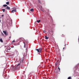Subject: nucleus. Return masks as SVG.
<instances>
[{
    "label": "nucleus",
    "mask_w": 79,
    "mask_h": 79,
    "mask_svg": "<svg viewBox=\"0 0 79 79\" xmlns=\"http://www.w3.org/2000/svg\"><path fill=\"white\" fill-rule=\"evenodd\" d=\"M24 59H23V58H21L20 60V63L18 64L17 66L15 67V69H17V68H18V67L19 66L20 64H23V63H24L23 61Z\"/></svg>",
    "instance_id": "obj_1"
},
{
    "label": "nucleus",
    "mask_w": 79,
    "mask_h": 79,
    "mask_svg": "<svg viewBox=\"0 0 79 79\" xmlns=\"http://www.w3.org/2000/svg\"><path fill=\"white\" fill-rule=\"evenodd\" d=\"M36 51H37L38 53H41L42 50V48H40L39 49H36L35 50Z\"/></svg>",
    "instance_id": "obj_2"
},
{
    "label": "nucleus",
    "mask_w": 79,
    "mask_h": 79,
    "mask_svg": "<svg viewBox=\"0 0 79 79\" xmlns=\"http://www.w3.org/2000/svg\"><path fill=\"white\" fill-rule=\"evenodd\" d=\"M60 65V63L58 62V61H57L55 64V65L58 66Z\"/></svg>",
    "instance_id": "obj_3"
},
{
    "label": "nucleus",
    "mask_w": 79,
    "mask_h": 79,
    "mask_svg": "<svg viewBox=\"0 0 79 79\" xmlns=\"http://www.w3.org/2000/svg\"><path fill=\"white\" fill-rule=\"evenodd\" d=\"M11 13H13L14 12H16V9H14L10 11Z\"/></svg>",
    "instance_id": "obj_4"
},
{
    "label": "nucleus",
    "mask_w": 79,
    "mask_h": 79,
    "mask_svg": "<svg viewBox=\"0 0 79 79\" xmlns=\"http://www.w3.org/2000/svg\"><path fill=\"white\" fill-rule=\"evenodd\" d=\"M3 32L6 35H8V33L6 31H3Z\"/></svg>",
    "instance_id": "obj_5"
},
{
    "label": "nucleus",
    "mask_w": 79,
    "mask_h": 79,
    "mask_svg": "<svg viewBox=\"0 0 79 79\" xmlns=\"http://www.w3.org/2000/svg\"><path fill=\"white\" fill-rule=\"evenodd\" d=\"M19 40H20L21 42H22V41H23V38H19Z\"/></svg>",
    "instance_id": "obj_6"
},
{
    "label": "nucleus",
    "mask_w": 79,
    "mask_h": 79,
    "mask_svg": "<svg viewBox=\"0 0 79 79\" xmlns=\"http://www.w3.org/2000/svg\"><path fill=\"white\" fill-rule=\"evenodd\" d=\"M6 9H7V10H10V7H9L8 6H7V7L6 8Z\"/></svg>",
    "instance_id": "obj_7"
},
{
    "label": "nucleus",
    "mask_w": 79,
    "mask_h": 79,
    "mask_svg": "<svg viewBox=\"0 0 79 79\" xmlns=\"http://www.w3.org/2000/svg\"><path fill=\"white\" fill-rule=\"evenodd\" d=\"M51 35H53V31H51Z\"/></svg>",
    "instance_id": "obj_8"
},
{
    "label": "nucleus",
    "mask_w": 79,
    "mask_h": 79,
    "mask_svg": "<svg viewBox=\"0 0 79 79\" xmlns=\"http://www.w3.org/2000/svg\"><path fill=\"white\" fill-rule=\"evenodd\" d=\"M0 42H2V43H3V40H2V39L1 38L0 39Z\"/></svg>",
    "instance_id": "obj_9"
},
{
    "label": "nucleus",
    "mask_w": 79,
    "mask_h": 79,
    "mask_svg": "<svg viewBox=\"0 0 79 79\" xmlns=\"http://www.w3.org/2000/svg\"><path fill=\"white\" fill-rule=\"evenodd\" d=\"M45 39H46V40H47V39H48V37H47V36H45Z\"/></svg>",
    "instance_id": "obj_10"
},
{
    "label": "nucleus",
    "mask_w": 79,
    "mask_h": 79,
    "mask_svg": "<svg viewBox=\"0 0 79 79\" xmlns=\"http://www.w3.org/2000/svg\"><path fill=\"white\" fill-rule=\"evenodd\" d=\"M38 1L39 3H40V4H42V3L41 2H40V0H38Z\"/></svg>",
    "instance_id": "obj_11"
},
{
    "label": "nucleus",
    "mask_w": 79,
    "mask_h": 79,
    "mask_svg": "<svg viewBox=\"0 0 79 79\" xmlns=\"http://www.w3.org/2000/svg\"><path fill=\"white\" fill-rule=\"evenodd\" d=\"M62 37H65V35H64V34H62L61 35Z\"/></svg>",
    "instance_id": "obj_12"
},
{
    "label": "nucleus",
    "mask_w": 79,
    "mask_h": 79,
    "mask_svg": "<svg viewBox=\"0 0 79 79\" xmlns=\"http://www.w3.org/2000/svg\"><path fill=\"white\" fill-rule=\"evenodd\" d=\"M30 11H34V9H31V10H30Z\"/></svg>",
    "instance_id": "obj_13"
},
{
    "label": "nucleus",
    "mask_w": 79,
    "mask_h": 79,
    "mask_svg": "<svg viewBox=\"0 0 79 79\" xmlns=\"http://www.w3.org/2000/svg\"><path fill=\"white\" fill-rule=\"evenodd\" d=\"M3 6H4V7H6V6H7V5H3Z\"/></svg>",
    "instance_id": "obj_14"
},
{
    "label": "nucleus",
    "mask_w": 79,
    "mask_h": 79,
    "mask_svg": "<svg viewBox=\"0 0 79 79\" xmlns=\"http://www.w3.org/2000/svg\"><path fill=\"white\" fill-rule=\"evenodd\" d=\"M37 22L38 23H39L40 22V20H37Z\"/></svg>",
    "instance_id": "obj_15"
},
{
    "label": "nucleus",
    "mask_w": 79,
    "mask_h": 79,
    "mask_svg": "<svg viewBox=\"0 0 79 79\" xmlns=\"http://www.w3.org/2000/svg\"><path fill=\"white\" fill-rule=\"evenodd\" d=\"M9 2H6V4L7 5H9Z\"/></svg>",
    "instance_id": "obj_16"
},
{
    "label": "nucleus",
    "mask_w": 79,
    "mask_h": 79,
    "mask_svg": "<svg viewBox=\"0 0 79 79\" xmlns=\"http://www.w3.org/2000/svg\"><path fill=\"white\" fill-rule=\"evenodd\" d=\"M2 10L3 12H5V9H2Z\"/></svg>",
    "instance_id": "obj_17"
},
{
    "label": "nucleus",
    "mask_w": 79,
    "mask_h": 79,
    "mask_svg": "<svg viewBox=\"0 0 79 79\" xmlns=\"http://www.w3.org/2000/svg\"><path fill=\"white\" fill-rule=\"evenodd\" d=\"M72 78L71 77H68V79H71Z\"/></svg>",
    "instance_id": "obj_18"
},
{
    "label": "nucleus",
    "mask_w": 79,
    "mask_h": 79,
    "mask_svg": "<svg viewBox=\"0 0 79 79\" xmlns=\"http://www.w3.org/2000/svg\"><path fill=\"white\" fill-rule=\"evenodd\" d=\"M58 69H59V71H60V67H58Z\"/></svg>",
    "instance_id": "obj_19"
},
{
    "label": "nucleus",
    "mask_w": 79,
    "mask_h": 79,
    "mask_svg": "<svg viewBox=\"0 0 79 79\" xmlns=\"http://www.w3.org/2000/svg\"><path fill=\"white\" fill-rule=\"evenodd\" d=\"M15 40H13L12 42V43H15Z\"/></svg>",
    "instance_id": "obj_20"
},
{
    "label": "nucleus",
    "mask_w": 79,
    "mask_h": 79,
    "mask_svg": "<svg viewBox=\"0 0 79 79\" xmlns=\"http://www.w3.org/2000/svg\"><path fill=\"white\" fill-rule=\"evenodd\" d=\"M23 43V44H24V47H25V45H26L25 44V43Z\"/></svg>",
    "instance_id": "obj_21"
},
{
    "label": "nucleus",
    "mask_w": 79,
    "mask_h": 79,
    "mask_svg": "<svg viewBox=\"0 0 79 79\" xmlns=\"http://www.w3.org/2000/svg\"><path fill=\"white\" fill-rule=\"evenodd\" d=\"M43 32H44V33H45V31H44Z\"/></svg>",
    "instance_id": "obj_22"
},
{
    "label": "nucleus",
    "mask_w": 79,
    "mask_h": 79,
    "mask_svg": "<svg viewBox=\"0 0 79 79\" xmlns=\"http://www.w3.org/2000/svg\"><path fill=\"white\" fill-rule=\"evenodd\" d=\"M4 16V15H2V17H3V16Z\"/></svg>",
    "instance_id": "obj_23"
},
{
    "label": "nucleus",
    "mask_w": 79,
    "mask_h": 79,
    "mask_svg": "<svg viewBox=\"0 0 79 79\" xmlns=\"http://www.w3.org/2000/svg\"><path fill=\"white\" fill-rule=\"evenodd\" d=\"M63 49L64 50V48H63Z\"/></svg>",
    "instance_id": "obj_24"
},
{
    "label": "nucleus",
    "mask_w": 79,
    "mask_h": 79,
    "mask_svg": "<svg viewBox=\"0 0 79 79\" xmlns=\"http://www.w3.org/2000/svg\"><path fill=\"white\" fill-rule=\"evenodd\" d=\"M11 38V36H10V37H9V38Z\"/></svg>",
    "instance_id": "obj_25"
},
{
    "label": "nucleus",
    "mask_w": 79,
    "mask_h": 79,
    "mask_svg": "<svg viewBox=\"0 0 79 79\" xmlns=\"http://www.w3.org/2000/svg\"><path fill=\"white\" fill-rule=\"evenodd\" d=\"M1 22V20H0V23Z\"/></svg>",
    "instance_id": "obj_26"
},
{
    "label": "nucleus",
    "mask_w": 79,
    "mask_h": 79,
    "mask_svg": "<svg viewBox=\"0 0 79 79\" xmlns=\"http://www.w3.org/2000/svg\"><path fill=\"white\" fill-rule=\"evenodd\" d=\"M65 45H66V44H65V45H64V46H65Z\"/></svg>",
    "instance_id": "obj_27"
},
{
    "label": "nucleus",
    "mask_w": 79,
    "mask_h": 79,
    "mask_svg": "<svg viewBox=\"0 0 79 79\" xmlns=\"http://www.w3.org/2000/svg\"><path fill=\"white\" fill-rule=\"evenodd\" d=\"M12 9H14V8H12Z\"/></svg>",
    "instance_id": "obj_28"
},
{
    "label": "nucleus",
    "mask_w": 79,
    "mask_h": 79,
    "mask_svg": "<svg viewBox=\"0 0 79 79\" xmlns=\"http://www.w3.org/2000/svg\"><path fill=\"white\" fill-rule=\"evenodd\" d=\"M63 26H64H64H64V25Z\"/></svg>",
    "instance_id": "obj_29"
},
{
    "label": "nucleus",
    "mask_w": 79,
    "mask_h": 79,
    "mask_svg": "<svg viewBox=\"0 0 79 79\" xmlns=\"http://www.w3.org/2000/svg\"><path fill=\"white\" fill-rule=\"evenodd\" d=\"M10 50V49H9V50Z\"/></svg>",
    "instance_id": "obj_30"
},
{
    "label": "nucleus",
    "mask_w": 79,
    "mask_h": 79,
    "mask_svg": "<svg viewBox=\"0 0 79 79\" xmlns=\"http://www.w3.org/2000/svg\"><path fill=\"white\" fill-rule=\"evenodd\" d=\"M7 0V1H8V0Z\"/></svg>",
    "instance_id": "obj_31"
},
{
    "label": "nucleus",
    "mask_w": 79,
    "mask_h": 79,
    "mask_svg": "<svg viewBox=\"0 0 79 79\" xmlns=\"http://www.w3.org/2000/svg\"><path fill=\"white\" fill-rule=\"evenodd\" d=\"M48 11H49V10H48Z\"/></svg>",
    "instance_id": "obj_32"
}]
</instances>
